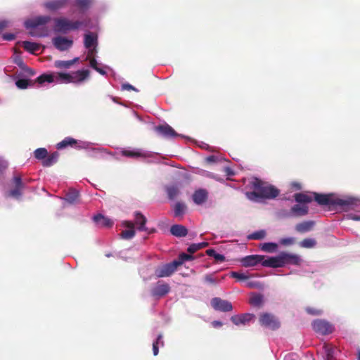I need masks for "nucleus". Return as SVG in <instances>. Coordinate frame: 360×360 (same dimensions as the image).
<instances>
[{
	"instance_id": "f257e3e1",
	"label": "nucleus",
	"mask_w": 360,
	"mask_h": 360,
	"mask_svg": "<svg viewBox=\"0 0 360 360\" xmlns=\"http://www.w3.org/2000/svg\"><path fill=\"white\" fill-rule=\"evenodd\" d=\"M252 192H247V198L252 201L258 199H273L279 195V190L272 185L262 181L258 178L254 179L252 181Z\"/></svg>"
},
{
	"instance_id": "9d476101",
	"label": "nucleus",
	"mask_w": 360,
	"mask_h": 360,
	"mask_svg": "<svg viewBox=\"0 0 360 360\" xmlns=\"http://www.w3.org/2000/svg\"><path fill=\"white\" fill-rule=\"evenodd\" d=\"M212 307L217 311L228 312L233 309L231 303L219 297H214L211 300Z\"/></svg>"
},
{
	"instance_id": "a878e982",
	"label": "nucleus",
	"mask_w": 360,
	"mask_h": 360,
	"mask_svg": "<svg viewBox=\"0 0 360 360\" xmlns=\"http://www.w3.org/2000/svg\"><path fill=\"white\" fill-rule=\"evenodd\" d=\"M147 222L146 217L142 214L140 212H134V224L137 225V229L139 231H147L148 228L146 226Z\"/></svg>"
},
{
	"instance_id": "6ab92c4d",
	"label": "nucleus",
	"mask_w": 360,
	"mask_h": 360,
	"mask_svg": "<svg viewBox=\"0 0 360 360\" xmlns=\"http://www.w3.org/2000/svg\"><path fill=\"white\" fill-rule=\"evenodd\" d=\"M90 72L89 70H81L71 73L72 83L79 84L84 82L89 77Z\"/></svg>"
},
{
	"instance_id": "5701e85b",
	"label": "nucleus",
	"mask_w": 360,
	"mask_h": 360,
	"mask_svg": "<svg viewBox=\"0 0 360 360\" xmlns=\"http://www.w3.org/2000/svg\"><path fill=\"white\" fill-rule=\"evenodd\" d=\"M262 266L266 267H283L280 254L276 257H270L262 260Z\"/></svg>"
},
{
	"instance_id": "7ed1b4c3",
	"label": "nucleus",
	"mask_w": 360,
	"mask_h": 360,
	"mask_svg": "<svg viewBox=\"0 0 360 360\" xmlns=\"http://www.w3.org/2000/svg\"><path fill=\"white\" fill-rule=\"evenodd\" d=\"M53 31L56 33L66 34L71 30H76L74 21H71L66 18H57L53 20Z\"/></svg>"
},
{
	"instance_id": "cd10ccee",
	"label": "nucleus",
	"mask_w": 360,
	"mask_h": 360,
	"mask_svg": "<svg viewBox=\"0 0 360 360\" xmlns=\"http://www.w3.org/2000/svg\"><path fill=\"white\" fill-rule=\"evenodd\" d=\"M170 232L173 236L181 238L188 234V229L183 225L174 224L171 226Z\"/></svg>"
},
{
	"instance_id": "a18cd8bd",
	"label": "nucleus",
	"mask_w": 360,
	"mask_h": 360,
	"mask_svg": "<svg viewBox=\"0 0 360 360\" xmlns=\"http://www.w3.org/2000/svg\"><path fill=\"white\" fill-rule=\"evenodd\" d=\"M194 259V257L192 256V254L190 253V255L188 254H186V253H181L179 257H178V259H175L174 261L179 264V266L182 265L183 263L185 262V261H189V260H193Z\"/></svg>"
},
{
	"instance_id": "de8ad7c7",
	"label": "nucleus",
	"mask_w": 360,
	"mask_h": 360,
	"mask_svg": "<svg viewBox=\"0 0 360 360\" xmlns=\"http://www.w3.org/2000/svg\"><path fill=\"white\" fill-rule=\"evenodd\" d=\"M57 79L63 83H72L71 73L59 72Z\"/></svg>"
},
{
	"instance_id": "39448f33",
	"label": "nucleus",
	"mask_w": 360,
	"mask_h": 360,
	"mask_svg": "<svg viewBox=\"0 0 360 360\" xmlns=\"http://www.w3.org/2000/svg\"><path fill=\"white\" fill-rule=\"evenodd\" d=\"M179 266V264L174 260L172 262L157 267L155 270V275L157 278L169 277L176 271Z\"/></svg>"
},
{
	"instance_id": "4be33fe9",
	"label": "nucleus",
	"mask_w": 360,
	"mask_h": 360,
	"mask_svg": "<svg viewBox=\"0 0 360 360\" xmlns=\"http://www.w3.org/2000/svg\"><path fill=\"white\" fill-rule=\"evenodd\" d=\"M308 212L309 207L307 205H300L297 204L291 207L288 216L302 217L307 215Z\"/></svg>"
},
{
	"instance_id": "1a4fd4ad",
	"label": "nucleus",
	"mask_w": 360,
	"mask_h": 360,
	"mask_svg": "<svg viewBox=\"0 0 360 360\" xmlns=\"http://www.w3.org/2000/svg\"><path fill=\"white\" fill-rule=\"evenodd\" d=\"M12 184L14 188L9 191L8 195L18 199L22 195L25 187L21 176L19 175L15 176L13 178Z\"/></svg>"
},
{
	"instance_id": "680f3d73",
	"label": "nucleus",
	"mask_w": 360,
	"mask_h": 360,
	"mask_svg": "<svg viewBox=\"0 0 360 360\" xmlns=\"http://www.w3.org/2000/svg\"><path fill=\"white\" fill-rule=\"evenodd\" d=\"M8 167L6 161L0 160V174L2 173Z\"/></svg>"
},
{
	"instance_id": "37998d69",
	"label": "nucleus",
	"mask_w": 360,
	"mask_h": 360,
	"mask_svg": "<svg viewBox=\"0 0 360 360\" xmlns=\"http://www.w3.org/2000/svg\"><path fill=\"white\" fill-rule=\"evenodd\" d=\"M186 210V205L180 202H176L174 206V212L175 217L182 215Z\"/></svg>"
},
{
	"instance_id": "4468645a",
	"label": "nucleus",
	"mask_w": 360,
	"mask_h": 360,
	"mask_svg": "<svg viewBox=\"0 0 360 360\" xmlns=\"http://www.w3.org/2000/svg\"><path fill=\"white\" fill-rule=\"evenodd\" d=\"M314 200L319 205L333 206L334 195L313 193Z\"/></svg>"
},
{
	"instance_id": "f3484780",
	"label": "nucleus",
	"mask_w": 360,
	"mask_h": 360,
	"mask_svg": "<svg viewBox=\"0 0 360 360\" xmlns=\"http://www.w3.org/2000/svg\"><path fill=\"white\" fill-rule=\"evenodd\" d=\"M67 147H71L74 148H81L82 147L79 146V143L77 140L68 136L65 137L63 141L58 143L56 145V148L58 150H61Z\"/></svg>"
},
{
	"instance_id": "e433bc0d",
	"label": "nucleus",
	"mask_w": 360,
	"mask_h": 360,
	"mask_svg": "<svg viewBox=\"0 0 360 360\" xmlns=\"http://www.w3.org/2000/svg\"><path fill=\"white\" fill-rule=\"evenodd\" d=\"M23 48L27 51L31 53H34L36 51L39 50L40 45L37 43L25 41H23Z\"/></svg>"
},
{
	"instance_id": "3c124183",
	"label": "nucleus",
	"mask_w": 360,
	"mask_h": 360,
	"mask_svg": "<svg viewBox=\"0 0 360 360\" xmlns=\"http://www.w3.org/2000/svg\"><path fill=\"white\" fill-rule=\"evenodd\" d=\"M231 277L238 279V281H245L249 278V276L243 273L237 271H232L231 273Z\"/></svg>"
},
{
	"instance_id": "5fc2aeb1",
	"label": "nucleus",
	"mask_w": 360,
	"mask_h": 360,
	"mask_svg": "<svg viewBox=\"0 0 360 360\" xmlns=\"http://www.w3.org/2000/svg\"><path fill=\"white\" fill-rule=\"evenodd\" d=\"M295 239L293 238H282L280 241L281 244L283 245H289L293 244Z\"/></svg>"
},
{
	"instance_id": "393cba45",
	"label": "nucleus",
	"mask_w": 360,
	"mask_h": 360,
	"mask_svg": "<svg viewBox=\"0 0 360 360\" xmlns=\"http://www.w3.org/2000/svg\"><path fill=\"white\" fill-rule=\"evenodd\" d=\"M208 198V193L205 189H198L193 194V200L197 205H202Z\"/></svg>"
},
{
	"instance_id": "c9c22d12",
	"label": "nucleus",
	"mask_w": 360,
	"mask_h": 360,
	"mask_svg": "<svg viewBox=\"0 0 360 360\" xmlns=\"http://www.w3.org/2000/svg\"><path fill=\"white\" fill-rule=\"evenodd\" d=\"M79 198V193L75 189H70L66 193L65 200L69 203H75Z\"/></svg>"
},
{
	"instance_id": "4d7b16f0",
	"label": "nucleus",
	"mask_w": 360,
	"mask_h": 360,
	"mask_svg": "<svg viewBox=\"0 0 360 360\" xmlns=\"http://www.w3.org/2000/svg\"><path fill=\"white\" fill-rule=\"evenodd\" d=\"M22 70L24 71V72L27 75H29V76H33L35 75V71L29 68L28 66L25 65V68L22 69Z\"/></svg>"
},
{
	"instance_id": "774afa93",
	"label": "nucleus",
	"mask_w": 360,
	"mask_h": 360,
	"mask_svg": "<svg viewBox=\"0 0 360 360\" xmlns=\"http://www.w3.org/2000/svg\"><path fill=\"white\" fill-rule=\"evenodd\" d=\"M15 63H16V64H17V65H18V66H19L22 70V69L25 68V66L26 65L23 63L22 60V59H20V58H19L18 60H17L15 61Z\"/></svg>"
},
{
	"instance_id": "7c9ffc66",
	"label": "nucleus",
	"mask_w": 360,
	"mask_h": 360,
	"mask_svg": "<svg viewBox=\"0 0 360 360\" xmlns=\"http://www.w3.org/2000/svg\"><path fill=\"white\" fill-rule=\"evenodd\" d=\"M79 60V58H75L70 60H56L54 65L57 68L60 69H68L76 62Z\"/></svg>"
},
{
	"instance_id": "0e129e2a",
	"label": "nucleus",
	"mask_w": 360,
	"mask_h": 360,
	"mask_svg": "<svg viewBox=\"0 0 360 360\" xmlns=\"http://www.w3.org/2000/svg\"><path fill=\"white\" fill-rule=\"evenodd\" d=\"M8 22L6 20L0 21V32H1L7 26Z\"/></svg>"
},
{
	"instance_id": "f8f14e48",
	"label": "nucleus",
	"mask_w": 360,
	"mask_h": 360,
	"mask_svg": "<svg viewBox=\"0 0 360 360\" xmlns=\"http://www.w3.org/2000/svg\"><path fill=\"white\" fill-rule=\"evenodd\" d=\"M264 259V256L263 255H252L241 258L240 262L243 266L251 267L255 266L259 263L262 264V260Z\"/></svg>"
},
{
	"instance_id": "c03bdc74",
	"label": "nucleus",
	"mask_w": 360,
	"mask_h": 360,
	"mask_svg": "<svg viewBox=\"0 0 360 360\" xmlns=\"http://www.w3.org/2000/svg\"><path fill=\"white\" fill-rule=\"evenodd\" d=\"M300 245L304 248H312L316 245V241L314 238H304L300 242Z\"/></svg>"
},
{
	"instance_id": "a19ab883",
	"label": "nucleus",
	"mask_w": 360,
	"mask_h": 360,
	"mask_svg": "<svg viewBox=\"0 0 360 360\" xmlns=\"http://www.w3.org/2000/svg\"><path fill=\"white\" fill-rule=\"evenodd\" d=\"M34 155L36 159L43 161L46 158L48 151L44 148H39L34 150Z\"/></svg>"
},
{
	"instance_id": "412c9836",
	"label": "nucleus",
	"mask_w": 360,
	"mask_h": 360,
	"mask_svg": "<svg viewBox=\"0 0 360 360\" xmlns=\"http://www.w3.org/2000/svg\"><path fill=\"white\" fill-rule=\"evenodd\" d=\"M94 221L96 226L101 228L111 227L113 225V221L110 219L101 214L95 215L94 217Z\"/></svg>"
},
{
	"instance_id": "58836bf2",
	"label": "nucleus",
	"mask_w": 360,
	"mask_h": 360,
	"mask_svg": "<svg viewBox=\"0 0 360 360\" xmlns=\"http://www.w3.org/2000/svg\"><path fill=\"white\" fill-rule=\"evenodd\" d=\"M208 245L209 243L207 242L193 243L191 245H189V247L187 249V251L191 254H193L198 250L208 246Z\"/></svg>"
},
{
	"instance_id": "f704fd0d",
	"label": "nucleus",
	"mask_w": 360,
	"mask_h": 360,
	"mask_svg": "<svg viewBox=\"0 0 360 360\" xmlns=\"http://www.w3.org/2000/svg\"><path fill=\"white\" fill-rule=\"evenodd\" d=\"M264 297L261 294L252 293L250 299V304L254 307H261L263 304Z\"/></svg>"
},
{
	"instance_id": "0eeeda50",
	"label": "nucleus",
	"mask_w": 360,
	"mask_h": 360,
	"mask_svg": "<svg viewBox=\"0 0 360 360\" xmlns=\"http://www.w3.org/2000/svg\"><path fill=\"white\" fill-rule=\"evenodd\" d=\"M314 330L319 334L326 335L334 330V327L329 322L324 320H316L312 323Z\"/></svg>"
},
{
	"instance_id": "b1692460",
	"label": "nucleus",
	"mask_w": 360,
	"mask_h": 360,
	"mask_svg": "<svg viewBox=\"0 0 360 360\" xmlns=\"http://www.w3.org/2000/svg\"><path fill=\"white\" fill-rule=\"evenodd\" d=\"M155 129L165 137H175L179 136L174 129L167 124L159 125L156 127Z\"/></svg>"
},
{
	"instance_id": "69168bd1",
	"label": "nucleus",
	"mask_w": 360,
	"mask_h": 360,
	"mask_svg": "<svg viewBox=\"0 0 360 360\" xmlns=\"http://www.w3.org/2000/svg\"><path fill=\"white\" fill-rule=\"evenodd\" d=\"M95 49L94 48H90L89 49L88 55L86 58V60H89L92 58V56L94 54Z\"/></svg>"
},
{
	"instance_id": "2f4dec72",
	"label": "nucleus",
	"mask_w": 360,
	"mask_h": 360,
	"mask_svg": "<svg viewBox=\"0 0 360 360\" xmlns=\"http://www.w3.org/2000/svg\"><path fill=\"white\" fill-rule=\"evenodd\" d=\"M93 0H75L74 5L82 11H87L92 5Z\"/></svg>"
},
{
	"instance_id": "09e8293b",
	"label": "nucleus",
	"mask_w": 360,
	"mask_h": 360,
	"mask_svg": "<svg viewBox=\"0 0 360 360\" xmlns=\"http://www.w3.org/2000/svg\"><path fill=\"white\" fill-rule=\"evenodd\" d=\"M266 236V232L264 230L256 231L248 236V239L250 240H261Z\"/></svg>"
},
{
	"instance_id": "603ef678",
	"label": "nucleus",
	"mask_w": 360,
	"mask_h": 360,
	"mask_svg": "<svg viewBox=\"0 0 360 360\" xmlns=\"http://www.w3.org/2000/svg\"><path fill=\"white\" fill-rule=\"evenodd\" d=\"M162 335H159L155 342L153 343V352L154 356H157L159 352L158 344L162 340Z\"/></svg>"
},
{
	"instance_id": "20e7f679",
	"label": "nucleus",
	"mask_w": 360,
	"mask_h": 360,
	"mask_svg": "<svg viewBox=\"0 0 360 360\" xmlns=\"http://www.w3.org/2000/svg\"><path fill=\"white\" fill-rule=\"evenodd\" d=\"M259 323L266 328H268L272 330L278 329L281 326V323L278 319L269 313H262L260 314L259 318Z\"/></svg>"
},
{
	"instance_id": "ea45409f",
	"label": "nucleus",
	"mask_w": 360,
	"mask_h": 360,
	"mask_svg": "<svg viewBox=\"0 0 360 360\" xmlns=\"http://www.w3.org/2000/svg\"><path fill=\"white\" fill-rule=\"evenodd\" d=\"M323 349L326 354V360H333L335 349L333 347V346L328 344H324Z\"/></svg>"
},
{
	"instance_id": "aec40b11",
	"label": "nucleus",
	"mask_w": 360,
	"mask_h": 360,
	"mask_svg": "<svg viewBox=\"0 0 360 360\" xmlns=\"http://www.w3.org/2000/svg\"><path fill=\"white\" fill-rule=\"evenodd\" d=\"M252 314H243L240 315H234L231 317V321L236 326L240 324L245 325L255 318Z\"/></svg>"
},
{
	"instance_id": "13d9d810",
	"label": "nucleus",
	"mask_w": 360,
	"mask_h": 360,
	"mask_svg": "<svg viewBox=\"0 0 360 360\" xmlns=\"http://www.w3.org/2000/svg\"><path fill=\"white\" fill-rule=\"evenodd\" d=\"M122 88L124 90H128V91L132 90V91H138L137 89H136L134 86H133L132 85H131L129 84H123L122 86Z\"/></svg>"
},
{
	"instance_id": "052dcab7",
	"label": "nucleus",
	"mask_w": 360,
	"mask_h": 360,
	"mask_svg": "<svg viewBox=\"0 0 360 360\" xmlns=\"http://www.w3.org/2000/svg\"><path fill=\"white\" fill-rule=\"evenodd\" d=\"M3 38H4V39H5L6 41H11L15 38V36L13 34L8 33V34H4L3 35Z\"/></svg>"
},
{
	"instance_id": "72a5a7b5",
	"label": "nucleus",
	"mask_w": 360,
	"mask_h": 360,
	"mask_svg": "<svg viewBox=\"0 0 360 360\" xmlns=\"http://www.w3.org/2000/svg\"><path fill=\"white\" fill-rule=\"evenodd\" d=\"M294 198L295 201L299 203H309L313 200L311 196L304 193H295L294 195Z\"/></svg>"
},
{
	"instance_id": "f03ea898",
	"label": "nucleus",
	"mask_w": 360,
	"mask_h": 360,
	"mask_svg": "<svg viewBox=\"0 0 360 360\" xmlns=\"http://www.w3.org/2000/svg\"><path fill=\"white\" fill-rule=\"evenodd\" d=\"M54 81V76L51 74H43L39 76L35 81H31L26 79H19L15 82V85L18 89H25L29 86H33L35 82L43 84L45 82L51 83Z\"/></svg>"
},
{
	"instance_id": "8fccbe9b",
	"label": "nucleus",
	"mask_w": 360,
	"mask_h": 360,
	"mask_svg": "<svg viewBox=\"0 0 360 360\" xmlns=\"http://www.w3.org/2000/svg\"><path fill=\"white\" fill-rule=\"evenodd\" d=\"M91 23V20L89 18H84L82 20H75L74 21L75 26L77 27V30L81 27H89Z\"/></svg>"
},
{
	"instance_id": "2eb2a0df",
	"label": "nucleus",
	"mask_w": 360,
	"mask_h": 360,
	"mask_svg": "<svg viewBox=\"0 0 360 360\" xmlns=\"http://www.w3.org/2000/svg\"><path fill=\"white\" fill-rule=\"evenodd\" d=\"M72 43L73 41L72 40L60 36L53 39L54 46L61 51L69 49L72 46Z\"/></svg>"
},
{
	"instance_id": "bf43d9fd",
	"label": "nucleus",
	"mask_w": 360,
	"mask_h": 360,
	"mask_svg": "<svg viewBox=\"0 0 360 360\" xmlns=\"http://www.w3.org/2000/svg\"><path fill=\"white\" fill-rule=\"evenodd\" d=\"M246 286L249 288H259V283L255 281H250L246 283Z\"/></svg>"
},
{
	"instance_id": "ddd939ff",
	"label": "nucleus",
	"mask_w": 360,
	"mask_h": 360,
	"mask_svg": "<svg viewBox=\"0 0 360 360\" xmlns=\"http://www.w3.org/2000/svg\"><path fill=\"white\" fill-rule=\"evenodd\" d=\"M283 267L287 264L300 265L301 259L299 255L283 252L280 253Z\"/></svg>"
},
{
	"instance_id": "49530a36",
	"label": "nucleus",
	"mask_w": 360,
	"mask_h": 360,
	"mask_svg": "<svg viewBox=\"0 0 360 360\" xmlns=\"http://www.w3.org/2000/svg\"><path fill=\"white\" fill-rule=\"evenodd\" d=\"M278 245L274 243H265L262 245L261 249L262 250L266 252H274L276 251Z\"/></svg>"
},
{
	"instance_id": "9b49d317",
	"label": "nucleus",
	"mask_w": 360,
	"mask_h": 360,
	"mask_svg": "<svg viewBox=\"0 0 360 360\" xmlns=\"http://www.w3.org/2000/svg\"><path fill=\"white\" fill-rule=\"evenodd\" d=\"M51 20V17L48 15L37 16L34 18L29 19L25 22V26L27 29H34L39 25H45Z\"/></svg>"
},
{
	"instance_id": "79ce46f5",
	"label": "nucleus",
	"mask_w": 360,
	"mask_h": 360,
	"mask_svg": "<svg viewBox=\"0 0 360 360\" xmlns=\"http://www.w3.org/2000/svg\"><path fill=\"white\" fill-rule=\"evenodd\" d=\"M206 254L210 257H213L217 262H224L225 257L223 255L217 253L214 249H208L206 250Z\"/></svg>"
},
{
	"instance_id": "6e6552de",
	"label": "nucleus",
	"mask_w": 360,
	"mask_h": 360,
	"mask_svg": "<svg viewBox=\"0 0 360 360\" xmlns=\"http://www.w3.org/2000/svg\"><path fill=\"white\" fill-rule=\"evenodd\" d=\"M170 291L169 284L163 281H158L150 290V294L153 297L160 298L167 295Z\"/></svg>"
},
{
	"instance_id": "a211bd4d",
	"label": "nucleus",
	"mask_w": 360,
	"mask_h": 360,
	"mask_svg": "<svg viewBox=\"0 0 360 360\" xmlns=\"http://www.w3.org/2000/svg\"><path fill=\"white\" fill-rule=\"evenodd\" d=\"M69 4V0H51L44 4V6L52 11H55L66 7Z\"/></svg>"
},
{
	"instance_id": "c85d7f7f",
	"label": "nucleus",
	"mask_w": 360,
	"mask_h": 360,
	"mask_svg": "<svg viewBox=\"0 0 360 360\" xmlns=\"http://www.w3.org/2000/svg\"><path fill=\"white\" fill-rule=\"evenodd\" d=\"M122 155L131 158H143L146 157L145 154L139 149H134V150H129V149H125L122 151Z\"/></svg>"
},
{
	"instance_id": "dca6fc26",
	"label": "nucleus",
	"mask_w": 360,
	"mask_h": 360,
	"mask_svg": "<svg viewBox=\"0 0 360 360\" xmlns=\"http://www.w3.org/2000/svg\"><path fill=\"white\" fill-rule=\"evenodd\" d=\"M122 226L126 227L127 229L121 232V238L125 240L131 239L136 234L134 222L131 221H124L122 222Z\"/></svg>"
},
{
	"instance_id": "4c0bfd02",
	"label": "nucleus",
	"mask_w": 360,
	"mask_h": 360,
	"mask_svg": "<svg viewBox=\"0 0 360 360\" xmlns=\"http://www.w3.org/2000/svg\"><path fill=\"white\" fill-rule=\"evenodd\" d=\"M96 37L93 34H87L84 36V46L86 49L92 48L96 43Z\"/></svg>"
},
{
	"instance_id": "c756f323",
	"label": "nucleus",
	"mask_w": 360,
	"mask_h": 360,
	"mask_svg": "<svg viewBox=\"0 0 360 360\" xmlns=\"http://www.w3.org/2000/svg\"><path fill=\"white\" fill-rule=\"evenodd\" d=\"M59 157V153L56 151L50 154L47 155L46 158L42 161V165L44 167H51L55 163L57 162Z\"/></svg>"
},
{
	"instance_id": "e2e57ef3",
	"label": "nucleus",
	"mask_w": 360,
	"mask_h": 360,
	"mask_svg": "<svg viewBox=\"0 0 360 360\" xmlns=\"http://www.w3.org/2000/svg\"><path fill=\"white\" fill-rule=\"evenodd\" d=\"M89 60H90V65L93 69L95 70L96 68H98V63L94 58L89 59Z\"/></svg>"
},
{
	"instance_id": "864d4df0",
	"label": "nucleus",
	"mask_w": 360,
	"mask_h": 360,
	"mask_svg": "<svg viewBox=\"0 0 360 360\" xmlns=\"http://www.w3.org/2000/svg\"><path fill=\"white\" fill-rule=\"evenodd\" d=\"M306 311L313 316H319L321 314L322 311L321 309H315L314 307H308L305 309Z\"/></svg>"
},
{
	"instance_id": "6e6d98bb",
	"label": "nucleus",
	"mask_w": 360,
	"mask_h": 360,
	"mask_svg": "<svg viewBox=\"0 0 360 360\" xmlns=\"http://www.w3.org/2000/svg\"><path fill=\"white\" fill-rule=\"evenodd\" d=\"M205 281L210 284H215L216 280L212 274H206L204 277Z\"/></svg>"
},
{
	"instance_id": "423d86ee",
	"label": "nucleus",
	"mask_w": 360,
	"mask_h": 360,
	"mask_svg": "<svg viewBox=\"0 0 360 360\" xmlns=\"http://www.w3.org/2000/svg\"><path fill=\"white\" fill-rule=\"evenodd\" d=\"M359 200L352 197L339 198L334 197L333 206H338L344 211L355 210Z\"/></svg>"
},
{
	"instance_id": "473e14b6",
	"label": "nucleus",
	"mask_w": 360,
	"mask_h": 360,
	"mask_svg": "<svg viewBox=\"0 0 360 360\" xmlns=\"http://www.w3.org/2000/svg\"><path fill=\"white\" fill-rule=\"evenodd\" d=\"M169 199L174 200L180 193L179 187L177 185H170L165 188Z\"/></svg>"
},
{
	"instance_id": "338daca9",
	"label": "nucleus",
	"mask_w": 360,
	"mask_h": 360,
	"mask_svg": "<svg viewBox=\"0 0 360 360\" xmlns=\"http://www.w3.org/2000/svg\"><path fill=\"white\" fill-rule=\"evenodd\" d=\"M212 326L214 327V328H219L221 326H223V323L221 321H213L212 322Z\"/></svg>"
},
{
	"instance_id": "bb28decb",
	"label": "nucleus",
	"mask_w": 360,
	"mask_h": 360,
	"mask_svg": "<svg viewBox=\"0 0 360 360\" xmlns=\"http://www.w3.org/2000/svg\"><path fill=\"white\" fill-rule=\"evenodd\" d=\"M315 222L314 221H304L298 223L295 225V231L300 233H304L310 231L313 229Z\"/></svg>"
}]
</instances>
